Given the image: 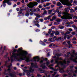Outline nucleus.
<instances>
[{"label":"nucleus","instance_id":"obj_1","mask_svg":"<svg viewBox=\"0 0 77 77\" xmlns=\"http://www.w3.org/2000/svg\"><path fill=\"white\" fill-rule=\"evenodd\" d=\"M71 52H69L65 55L66 59L62 61H58V60H62V58H60L59 57L61 56L62 54L59 53H57L55 55L57 56L58 57H56V56H52L53 58L55 59V63L57 65L55 66V68L58 67L60 73H62L65 72L63 70V69L65 68L66 66L68 65L69 63H70V60H72L75 63H77V56L75 57L73 54H70ZM74 57H75L74 59Z\"/></svg>","mask_w":77,"mask_h":77},{"label":"nucleus","instance_id":"obj_2","mask_svg":"<svg viewBox=\"0 0 77 77\" xmlns=\"http://www.w3.org/2000/svg\"><path fill=\"white\" fill-rule=\"evenodd\" d=\"M17 51L16 49H14L12 53V56L10 58L11 62L15 61H21L22 60H25L27 62H30V57H26L27 55V52L26 51H23L22 53H18L16 54L15 52Z\"/></svg>","mask_w":77,"mask_h":77},{"label":"nucleus","instance_id":"obj_3","mask_svg":"<svg viewBox=\"0 0 77 77\" xmlns=\"http://www.w3.org/2000/svg\"><path fill=\"white\" fill-rule=\"evenodd\" d=\"M63 15L62 16H61V15L58 14V16L59 17H61L62 19L63 20H67V19H72V18L70 14L66 13V12H64L63 13Z\"/></svg>","mask_w":77,"mask_h":77},{"label":"nucleus","instance_id":"obj_4","mask_svg":"<svg viewBox=\"0 0 77 77\" xmlns=\"http://www.w3.org/2000/svg\"><path fill=\"white\" fill-rule=\"evenodd\" d=\"M23 71L24 72H26L27 75H28V76H32V75H33V74H30V72H33L34 71V69H32V67H30L29 68V70L23 69Z\"/></svg>","mask_w":77,"mask_h":77},{"label":"nucleus","instance_id":"obj_5","mask_svg":"<svg viewBox=\"0 0 77 77\" xmlns=\"http://www.w3.org/2000/svg\"><path fill=\"white\" fill-rule=\"evenodd\" d=\"M73 66H70L69 68L67 69L66 71V72H70V73H68L69 77H73V76H72V74L74 73V72H73Z\"/></svg>","mask_w":77,"mask_h":77},{"label":"nucleus","instance_id":"obj_6","mask_svg":"<svg viewBox=\"0 0 77 77\" xmlns=\"http://www.w3.org/2000/svg\"><path fill=\"white\" fill-rule=\"evenodd\" d=\"M38 4V3L37 2H30L27 5V6L29 8L32 9V8H33V7H35V6H37Z\"/></svg>","mask_w":77,"mask_h":77},{"label":"nucleus","instance_id":"obj_7","mask_svg":"<svg viewBox=\"0 0 77 77\" xmlns=\"http://www.w3.org/2000/svg\"><path fill=\"white\" fill-rule=\"evenodd\" d=\"M57 1L58 0H56ZM60 2H61L62 4L64 5H67V6H70L71 3L68 2V0H59Z\"/></svg>","mask_w":77,"mask_h":77},{"label":"nucleus","instance_id":"obj_8","mask_svg":"<svg viewBox=\"0 0 77 77\" xmlns=\"http://www.w3.org/2000/svg\"><path fill=\"white\" fill-rule=\"evenodd\" d=\"M28 11L29 12H31L30 13V15L32 16L33 15V13L35 12H36V10L34 8H30L28 10Z\"/></svg>","mask_w":77,"mask_h":77},{"label":"nucleus","instance_id":"obj_9","mask_svg":"<svg viewBox=\"0 0 77 77\" xmlns=\"http://www.w3.org/2000/svg\"><path fill=\"white\" fill-rule=\"evenodd\" d=\"M33 23L35 24V26H36L38 27H40V25L38 24L39 23V21L38 20H36V21L34 20Z\"/></svg>","mask_w":77,"mask_h":77},{"label":"nucleus","instance_id":"obj_10","mask_svg":"<svg viewBox=\"0 0 77 77\" xmlns=\"http://www.w3.org/2000/svg\"><path fill=\"white\" fill-rule=\"evenodd\" d=\"M15 74H16V73L14 71L12 73H10L9 74H6V75H9L10 76H11L12 77H16V75H15Z\"/></svg>","mask_w":77,"mask_h":77},{"label":"nucleus","instance_id":"obj_11","mask_svg":"<svg viewBox=\"0 0 77 77\" xmlns=\"http://www.w3.org/2000/svg\"><path fill=\"white\" fill-rule=\"evenodd\" d=\"M53 64H52L51 65H50L49 66H48V68H49V69H52V71H57V70L59 69L58 68L57 69H54L53 67H51V66H53Z\"/></svg>","mask_w":77,"mask_h":77},{"label":"nucleus","instance_id":"obj_12","mask_svg":"<svg viewBox=\"0 0 77 77\" xmlns=\"http://www.w3.org/2000/svg\"><path fill=\"white\" fill-rule=\"evenodd\" d=\"M33 59L34 60L35 62H39L40 60L39 57L38 56L34 57Z\"/></svg>","mask_w":77,"mask_h":77},{"label":"nucleus","instance_id":"obj_13","mask_svg":"<svg viewBox=\"0 0 77 77\" xmlns=\"http://www.w3.org/2000/svg\"><path fill=\"white\" fill-rule=\"evenodd\" d=\"M32 67L33 68H38V66H37V63H35L34 64L32 63H31Z\"/></svg>","mask_w":77,"mask_h":77},{"label":"nucleus","instance_id":"obj_14","mask_svg":"<svg viewBox=\"0 0 77 77\" xmlns=\"http://www.w3.org/2000/svg\"><path fill=\"white\" fill-rule=\"evenodd\" d=\"M13 0L14 2V0H6L5 1L6 3H7L8 5H11V4H12V3L10 1H13Z\"/></svg>","mask_w":77,"mask_h":77},{"label":"nucleus","instance_id":"obj_15","mask_svg":"<svg viewBox=\"0 0 77 77\" xmlns=\"http://www.w3.org/2000/svg\"><path fill=\"white\" fill-rule=\"evenodd\" d=\"M45 63H44L43 64H42L40 66L41 67H42V69H47V68L46 67V66H45Z\"/></svg>","mask_w":77,"mask_h":77},{"label":"nucleus","instance_id":"obj_16","mask_svg":"<svg viewBox=\"0 0 77 77\" xmlns=\"http://www.w3.org/2000/svg\"><path fill=\"white\" fill-rule=\"evenodd\" d=\"M38 71H40V72L41 73H44L45 71V70H43L42 69L39 68L38 69Z\"/></svg>","mask_w":77,"mask_h":77},{"label":"nucleus","instance_id":"obj_17","mask_svg":"<svg viewBox=\"0 0 77 77\" xmlns=\"http://www.w3.org/2000/svg\"><path fill=\"white\" fill-rule=\"evenodd\" d=\"M12 62L11 61V66L9 65L7 66V67H8V69H7V71H11V66H12Z\"/></svg>","mask_w":77,"mask_h":77},{"label":"nucleus","instance_id":"obj_18","mask_svg":"<svg viewBox=\"0 0 77 77\" xmlns=\"http://www.w3.org/2000/svg\"><path fill=\"white\" fill-rule=\"evenodd\" d=\"M20 8H21V9H22L23 11H25L26 10V9H27V8H26L24 6Z\"/></svg>","mask_w":77,"mask_h":77},{"label":"nucleus","instance_id":"obj_19","mask_svg":"<svg viewBox=\"0 0 77 77\" xmlns=\"http://www.w3.org/2000/svg\"><path fill=\"white\" fill-rule=\"evenodd\" d=\"M72 53L73 54H74L75 56H76V55H77V52L75 53V50H72Z\"/></svg>","mask_w":77,"mask_h":77},{"label":"nucleus","instance_id":"obj_20","mask_svg":"<svg viewBox=\"0 0 77 77\" xmlns=\"http://www.w3.org/2000/svg\"><path fill=\"white\" fill-rule=\"evenodd\" d=\"M48 41H50V42H54L53 38H50L48 39Z\"/></svg>","mask_w":77,"mask_h":77},{"label":"nucleus","instance_id":"obj_21","mask_svg":"<svg viewBox=\"0 0 77 77\" xmlns=\"http://www.w3.org/2000/svg\"><path fill=\"white\" fill-rule=\"evenodd\" d=\"M6 0H4L3 2V6H4V7L6 6Z\"/></svg>","mask_w":77,"mask_h":77},{"label":"nucleus","instance_id":"obj_22","mask_svg":"<svg viewBox=\"0 0 77 77\" xmlns=\"http://www.w3.org/2000/svg\"><path fill=\"white\" fill-rule=\"evenodd\" d=\"M52 38L53 39L54 42V41H55V40H57V37H56V36H55L53 38Z\"/></svg>","mask_w":77,"mask_h":77},{"label":"nucleus","instance_id":"obj_23","mask_svg":"<svg viewBox=\"0 0 77 77\" xmlns=\"http://www.w3.org/2000/svg\"><path fill=\"white\" fill-rule=\"evenodd\" d=\"M23 50V48H19L18 50L17 51V53H19V51H22V50Z\"/></svg>","mask_w":77,"mask_h":77},{"label":"nucleus","instance_id":"obj_24","mask_svg":"<svg viewBox=\"0 0 77 77\" xmlns=\"http://www.w3.org/2000/svg\"><path fill=\"white\" fill-rule=\"evenodd\" d=\"M64 27L65 26H63L61 25H60L59 26V29H64Z\"/></svg>","mask_w":77,"mask_h":77},{"label":"nucleus","instance_id":"obj_25","mask_svg":"<svg viewBox=\"0 0 77 77\" xmlns=\"http://www.w3.org/2000/svg\"><path fill=\"white\" fill-rule=\"evenodd\" d=\"M47 14V11H44L43 13L42 14V15H45V14Z\"/></svg>","mask_w":77,"mask_h":77},{"label":"nucleus","instance_id":"obj_26","mask_svg":"<svg viewBox=\"0 0 77 77\" xmlns=\"http://www.w3.org/2000/svg\"><path fill=\"white\" fill-rule=\"evenodd\" d=\"M62 5V4H61V3H60V2H58L57 4V5L58 6H61V5Z\"/></svg>","mask_w":77,"mask_h":77},{"label":"nucleus","instance_id":"obj_27","mask_svg":"<svg viewBox=\"0 0 77 77\" xmlns=\"http://www.w3.org/2000/svg\"><path fill=\"white\" fill-rule=\"evenodd\" d=\"M55 35H59L60 34V33H59V32L58 31H57L56 32H55Z\"/></svg>","mask_w":77,"mask_h":77},{"label":"nucleus","instance_id":"obj_28","mask_svg":"<svg viewBox=\"0 0 77 77\" xmlns=\"http://www.w3.org/2000/svg\"><path fill=\"white\" fill-rule=\"evenodd\" d=\"M46 65H47V66H48L49 65H50V61H47L46 62Z\"/></svg>","mask_w":77,"mask_h":77},{"label":"nucleus","instance_id":"obj_29","mask_svg":"<svg viewBox=\"0 0 77 77\" xmlns=\"http://www.w3.org/2000/svg\"><path fill=\"white\" fill-rule=\"evenodd\" d=\"M67 38V39H69L70 37H71V35H69L68 36H66Z\"/></svg>","mask_w":77,"mask_h":77},{"label":"nucleus","instance_id":"obj_30","mask_svg":"<svg viewBox=\"0 0 77 77\" xmlns=\"http://www.w3.org/2000/svg\"><path fill=\"white\" fill-rule=\"evenodd\" d=\"M52 12V10H48V14H51V13Z\"/></svg>","mask_w":77,"mask_h":77},{"label":"nucleus","instance_id":"obj_31","mask_svg":"<svg viewBox=\"0 0 77 77\" xmlns=\"http://www.w3.org/2000/svg\"><path fill=\"white\" fill-rule=\"evenodd\" d=\"M23 11V10L20 8V10L19 12L18 13V14H22Z\"/></svg>","mask_w":77,"mask_h":77},{"label":"nucleus","instance_id":"obj_32","mask_svg":"<svg viewBox=\"0 0 77 77\" xmlns=\"http://www.w3.org/2000/svg\"><path fill=\"white\" fill-rule=\"evenodd\" d=\"M17 75H19V76H22V75H23V74L22 73H20L18 72H17Z\"/></svg>","mask_w":77,"mask_h":77},{"label":"nucleus","instance_id":"obj_33","mask_svg":"<svg viewBox=\"0 0 77 77\" xmlns=\"http://www.w3.org/2000/svg\"><path fill=\"white\" fill-rule=\"evenodd\" d=\"M34 9L35 10V12H36L37 11H40V9L38 8H37L36 9Z\"/></svg>","mask_w":77,"mask_h":77},{"label":"nucleus","instance_id":"obj_34","mask_svg":"<svg viewBox=\"0 0 77 77\" xmlns=\"http://www.w3.org/2000/svg\"><path fill=\"white\" fill-rule=\"evenodd\" d=\"M69 34H70V32L68 31L66 32L64 36H66V35H69Z\"/></svg>","mask_w":77,"mask_h":77},{"label":"nucleus","instance_id":"obj_35","mask_svg":"<svg viewBox=\"0 0 77 77\" xmlns=\"http://www.w3.org/2000/svg\"><path fill=\"white\" fill-rule=\"evenodd\" d=\"M52 18L53 19V20H55V19H56V16L54 15L52 17Z\"/></svg>","mask_w":77,"mask_h":77},{"label":"nucleus","instance_id":"obj_36","mask_svg":"<svg viewBox=\"0 0 77 77\" xmlns=\"http://www.w3.org/2000/svg\"><path fill=\"white\" fill-rule=\"evenodd\" d=\"M77 5V2L76 1H74V5Z\"/></svg>","mask_w":77,"mask_h":77},{"label":"nucleus","instance_id":"obj_37","mask_svg":"<svg viewBox=\"0 0 77 77\" xmlns=\"http://www.w3.org/2000/svg\"><path fill=\"white\" fill-rule=\"evenodd\" d=\"M61 19H58L57 20V22H58V23H60V21H61Z\"/></svg>","mask_w":77,"mask_h":77},{"label":"nucleus","instance_id":"obj_38","mask_svg":"<svg viewBox=\"0 0 77 77\" xmlns=\"http://www.w3.org/2000/svg\"><path fill=\"white\" fill-rule=\"evenodd\" d=\"M51 15L47 17V18H48V20H50V18H51Z\"/></svg>","mask_w":77,"mask_h":77},{"label":"nucleus","instance_id":"obj_39","mask_svg":"<svg viewBox=\"0 0 77 77\" xmlns=\"http://www.w3.org/2000/svg\"><path fill=\"white\" fill-rule=\"evenodd\" d=\"M42 5H39L38 6V8H40V9H41V8H42Z\"/></svg>","mask_w":77,"mask_h":77},{"label":"nucleus","instance_id":"obj_40","mask_svg":"<svg viewBox=\"0 0 77 77\" xmlns=\"http://www.w3.org/2000/svg\"><path fill=\"white\" fill-rule=\"evenodd\" d=\"M51 37H53L54 36V34H53V33H51L50 34Z\"/></svg>","mask_w":77,"mask_h":77},{"label":"nucleus","instance_id":"obj_41","mask_svg":"<svg viewBox=\"0 0 77 77\" xmlns=\"http://www.w3.org/2000/svg\"><path fill=\"white\" fill-rule=\"evenodd\" d=\"M62 39V38L60 37L58 38H57V41H59V40H61Z\"/></svg>","mask_w":77,"mask_h":77},{"label":"nucleus","instance_id":"obj_42","mask_svg":"<svg viewBox=\"0 0 77 77\" xmlns=\"http://www.w3.org/2000/svg\"><path fill=\"white\" fill-rule=\"evenodd\" d=\"M69 46L68 47L69 48H71V47H72V45L71 44H70L69 45Z\"/></svg>","mask_w":77,"mask_h":77},{"label":"nucleus","instance_id":"obj_43","mask_svg":"<svg viewBox=\"0 0 77 77\" xmlns=\"http://www.w3.org/2000/svg\"><path fill=\"white\" fill-rule=\"evenodd\" d=\"M70 12H71L72 13V12H75V11L72 8L71 9Z\"/></svg>","mask_w":77,"mask_h":77},{"label":"nucleus","instance_id":"obj_44","mask_svg":"<svg viewBox=\"0 0 77 77\" xmlns=\"http://www.w3.org/2000/svg\"><path fill=\"white\" fill-rule=\"evenodd\" d=\"M7 63H8V62H7V61H5V64L4 65V66H7Z\"/></svg>","mask_w":77,"mask_h":77},{"label":"nucleus","instance_id":"obj_45","mask_svg":"<svg viewBox=\"0 0 77 77\" xmlns=\"http://www.w3.org/2000/svg\"><path fill=\"white\" fill-rule=\"evenodd\" d=\"M61 34L62 35H65V32H61Z\"/></svg>","mask_w":77,"mask_h":77},{"label":"nucleus","instance_id":"obj_46","mask_svg":"<svg viewBox=\"0 0 77 77\" xmlns=\"http://www.w3.org/2000/svg\"><path fill=\"white\" fill-rule=\"evenodd\" d=\"M65 12H68V10L67 9V8H65Z\"/></svg>","mask_w":77,"mask_h":77},{"label":"nucleus","instance_id":"obj_47","mask_svg":"<svg viewBox=\"0 0 77 77\" xmlns=\"http://www.w3.org/2000/svg\"><path fill=\"white\" fill-rule=\"evenodd\" d=\"M50 4H51V3H47L46 4V6H49V5H50Z\"/></svg>","mask_w":77,"mask_h":77},{"label":"nucleus","instance_id":"obj_48","mask_svg":"<svg viewBox=\"0 0 77 77\" xmlns=\"http://www.w3.org/2000/svg\"><path fill=\"white\" fill-rule=\"evenodd\" d=\"M39 20L40 21H41V22H43V21H44V20H43V19H39Z\"/></svg>","mask_w":77,"mask_h":77},{"label":"nucleus","instance_id":"obj_49","mask_svg":"<svg viewBox=\"0 0 77 77\" xmlns=\"http://www.w3.org/2000/svg\"><path fill=\"white\" fill-rule=\"evenodd\" d=\"M42 17V16H40L39 14L38 15L36 16V17H37V18H40V17Z\"/></svg>","mask_w":77,"mask_h":77},{"label":"nucleus","instance_id":"obj_50","mask_svg":"<svg viewBox=\"0 0 77 77\" xmlns=\"http://www.w3.org/2000/svg\"><path fill=\"white\" fill-rule=\"evenodd\" d=\"M67 43L68 44V45H69V44H71V42L70 41H69L67 42Z\"/></svg>","mask_w":77,"mask_h":77},{"label":"nucleus","instance_id":"obj_51","mask_svg":"<svg viewBox=\"0 0 77 77\" xmlns=\"http://www.w3.org/2000/svg\"><path fill=\"white\" fill-rule=\"evenodd\" d=\"M37 77H42V75H40V74H37Z\"/></svg>","mask_w":77,"mask_h":77},{"label":"nucleus","instance_id":"obj_52","mask_svg":"<svg viewBox=\"0 0 77 77\" xmlns=\"http://www.w3.org/2000/svg\"><path fill=\"white\" fill-rule=\"evenodd\" d=\"M72 40V41H74L75 40H76V38L75 37H74Z\"/></svg>","mask_w":77,"mask_h":77},{"label":"nucleus","instance_id":"obj_53","mask_svg":"<svg viewBox=\"0 0 77 77\" xmlns=\"http://www.w3.org/2000/svg\"><path fill=\"white\" fill-rule=\"evenodd\" d=\"M46 9H48V10L49 9H50V7H47L46 8Z\"/></svg>","mask_w":77,"mask_h":77},{"label":"nucleus","instance_id":"obj_54","mask_svg":"<svg viewBox=\"0 0 77 77\" xmlns=\"http://www.w3.org/2000/svg\"><path fill=\"white\" fill-rule=\"evenodd\" d=\"M72 27H73V28H74V29H75V28L76 27V26L74 25H72Z\"/></svg>","mask_w":77,"mask_h":77},{"label":"nucleus","instance_id":"obj_55","mask_svg":"<svg viewBox=\"0 0 77 77\" xmlns=\"http://www.w3.org/2000/svg\"><path fill=\"white\" fill-rule=\"evenodd\" d=\"M72 43L73 44H77V42H76L75 41H73Z\"/></svg>","mask_w":77,"mask_h":77},{"label":"nucleus","instance_id":"obj_56","mask_svg":"<svg viewBox=\"0 0 77 77\" xmlns=\"http://www.w3.org/2000/svg\"><path fill=\"white\" fill-rule=\"evenodd\" d=\"M53 44L52 43V44H51V45H50L49 46V47H52L53 46Z\"/></svg>","mask_w":77,"mask_h":77},{"label":"nucleus","instance_id":"obj_57","mask_svg":"<svg viewBox=\"0 0 77 77\" xmlns=\"http://www.w3.org/2000/svg\"><path fill=\"white\" fill-rule=\"evenodd\" d=\"M54 74H53V75H52L53 76H54V75H55L57 73H56V72H54Z\"/></svg>","mask_w":77,"mask_h":77},{"label":"nucleus","instance_id":"obj_58","mask_svg":"<svg viewBox=\"0 0 77 77\" xmlns=\"http://www.w3.org/2000/svg\"><path fill=\"white\" fill-rule=\"evenodd\" d=\"M40 30L39 29H37L35 30V32H39Z\"/></svg>","mask_w":77,"mask_h":77},{"label":"nucleus","instance_id":"obj_59","mask_svg":"<svg viewBox=\"0 0 77 77\" xmlns=\"http://www.w3.org/2000/svg\"><path fill=\"white\" fill-rule=\"evenodd\" d=\"M26 16H27V17H29V14L28 13H26Z\"/></svg>","mask_w":77,"mask_h":77},{"label":"nucleus","instance_id":"obj_60","mask_svg":"<svg viewBox=\"0 0 77 77\" xmlns=\"http://www.w3.org/2000/svg\"><path fill=\"white\" fill-rule=\"evenodd\" d=\"M51 8H53L54 7V5H51Z\"/></svg>","mask_w":77,"mask_h":77},{"label":"nucleus","instance_id":"obj_61","mask_svg":"<svg viewBox=\"0 0 77 77\" xmlns=\"http://www.w3.org/2000/svg\"><path fill=\"white\" fill-rule=\"evenodd\" d=\"M72 35H75V32H72Z\"/></svg>","mask_w":77,"mask_h":77},{"label":"nucleus","instance_id":"obj_62","mask_svg":"<svg viewBox=\"0 0 77 77\" xmlns=\"http://www.w3.org/2000/svg\"><path fill=\"white\" fill-rule=\"evenodd\" d=\"M17 6V5L16 4H15L13 6V8H15V7Z\"/></svg>","mask_w":77,"mask_h":77},{"label":"nucleus","instance_id":"obj_63","mask_svg":"<svg viewBox=\"0 0 77 77\" xmlns=\"http://www.w3.org/2000/svg\"><path fill=\"white\" fill-rule=\"evenodd\" d=\"M52 33L53 34H54L55 33H56V32L54 31H52Z\"/></svg>","mask_w":77,"mask_h":77},{"label":"nucleus","instance_id":"obj_64","mask_svg":"<svg viewBox=\"0 0 77 77\" xmlns=\"http://www.w3.org/2000/svg\"><path fill=\"white\" fill-rule=\"evenodd\" d=\"M37 3H40V0H36Z\"/></svg>","mask_w":77,"mask_h":77}]
</instances>
